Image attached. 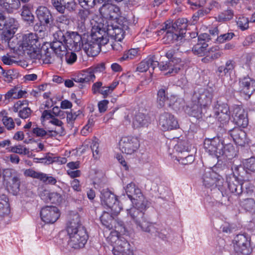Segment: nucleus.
<instances>
[{"label":"nucleus","instance_id":"1","mask_svg":"<svg viewBox=\"0 0 255 255\" xmlns=\"http://www.w3.org/2000/svg\"><path fill=\"white\" fill-rule=\"evenodd\" d=\"M125 189L133 205L130 209H127L128 214L129 215L137 228L144 232H150L152 225L147 221L144 214L148 207L147 200L141 190L133 182L128 184Z\"/></svg>","mask_w":255,"mask_h":255},{"label":"nucleus","instance_id":"2","mask_svg":"<svg viewBox=\"0 0 255 255\" xmlns=\"http://www.w3.org/2000/svg\"><path fill=\"white\" fill-rule=\"evenodd\" d=\"M212 97V93L207 89L200 88L195 90L187 105L188 113L194 117L201 118L203 110L211 105Z\"/></svg>","mask_w":255,"mask_h":255},{"label":"nucleus","instance_id":"3","mask_svg":"<svg viewBox=\"0 0 255 255\" xmlns=\"http://www.w3.org/2000/svg\"><path fill=\"white\" fill-rule=\"evenodd\" d=\"M179 61L180 60H177V62ZM157 66H159L160 71L165 72V75H174L180 70V65L177 63L175 64L173 61H169V62H162L159 64L158 61L155 60L154 56L148 57L142 61L138 64L136 69L137 71L140 72H144L151 68L153 72Z\"/></svg>","mask_w":255,"mask_h":255},{"label":"nucleus","instance_id":"4","mask_svg":"<svg viewBox=\"0 0 255 255\" xmlns=\"http://www.w3.org/2000/svg\"><path fill=\"white\" fill-rule=\"evenodd\" d=\"M68 240L63 243L61 247L64 252L71 251L72 249H79L84 247L88 236L84 227H79L76 229L67 231Z\"/></svg>","mask_w":255,"mask_h":255},{"label":"nucleus","instance_id":"5","mask_svg":"<svg viewBox=\"0 0 255 255\" xmlns=\"http://www.w3.org/2000/svg\"><path fill=\"white\" fill-rule=\"evenodd\" d=\"M40 44L37 35L34 33H29L23 36L22 40L19 44L17 49L24 55H27L31 59L33 55L38 51Z\"/></svg>","mask_w":255,"mask_h":255},{"label":"nucleus","instance_id":"6","mask_svg":"<svg viewBox=\"0 0 255 255\" xmlns=\"http://www.w3.org/2000/svg\"><path fill=\"white\" fill-rule=\"evenodd\" d=\"M107 240L113 247L114 255H133L130 244L124 238H119L117 232H111Z\"/></svg>","mask_w":255,"mask_h":255},{"label":"nucleus","instance_id":"7","mask_svg":"<svg viewBox=\"0 0 255 255\" xmlns=\"http://www.w3.org/2000/svg\"><path fill=\"white\" fill-rule=\"evenodd\" d=\"M101 201L105 208L111 210L112 214L118 215L122 209L116 196L108 189H104L101 191Z\"/></svg>","mask_w":255,"mask_h":255},{"label":"nucleus","instance_id":"8","mask_svg":"<svg viewBox=\"0 0 255 255\" xmlns=\"http://www.w3.org/2000/svg\"><path fill=\"white\" fill-rule=\"evenodd\" d=\"M250 241V238L244 234L236 235L232 241L234 251L243 255H250L252 251Z\"/></svg>","mask_w":255,"mask_h":255},{"label":"nucleus","instance_id":"9","mask_svg":"<svg viewBox=\"0 0 255 255\" xmlns=\"http://www.w3.org/2000/svg\"><path fill=\"white\" fill-rule=\"evenodd\" d=\"M3 176L7 190L16 194L19 191L20 183L18 175L12 169H6L3 171Z\"/></svg>","mask_w":255,"mask_h":255},{"label":"nucleus","instance_id":"10","mask_svg":"<svg viewBox=\"0 0 255 255\" xmlns=\"http://www.w3.org/2000/svg\"><path fill=\"white\" fill-rule=\"evenodd\" d=\"M202 180L203 184L207 188H210L211 190L217 188L218 190H221L223 179L212 169L209 168L205 171Z\"/></svg>","mask_w":255,"mask_h":255},{"label":"nucleus","instance_id":"11","mask_svg":"<svg viewBox=\"0 0 255 255\" xmlns=\"http://www.w3.org/2000/svg\"><path fill=\"white\" fill-rule=\"evenodd\" d=\"M139 145L138 138L133 136H123L119 142L120 150L127 154H132L135 152Z\"/></svg>","mask_w":255,"mask_h":255},{"label":"nucleus","instance_id":"12","mask_svg":"<svg viewBox=\"0 0 255 255\" xmlns=\"http://www.w3.org/2000/svg\"><path fill=\"white\" fill-rule=\"evenodd\" d=\"M204 146L206 151L212 156L218 158L223 154V145L218 136L211 139H205Z\"/></svg>","mask_w":255,"mask_h":255},{"label":"nucleus","instance_id":"13","mask_svg":"<svg viewBox=\"0 0 255 255\" xmlns=\"http://www.w3.org/2000/svg\"><path fill=\"white\" fill-rule=\"evenodd\" d=\"M5 30L2 32L1 38L9 47L13 48L14 45L10 44L11 38L15 33L18 27V22L13 18H9L5 20Z\"/></svg>","mask_w":255,"mask_h":255},{"label":"nucleus","instance_id":"14","mask_svg":"<svg viewBox=\"0 0 255 255\" xmlns=\"http://www.w3.org/2000/svg\"><path fill=\"white\" fill-rule=\"evenodd\" d=\"M159 126L162 130L167 131L177 129L179 125L173 115L168 113L160 115L158 121Z\"/></svg>","mask_w":255,"mask_h":255},{"label":"nucleus","instance_id":"15","mask_svg":"<svg viewBox=\"0 0 255 255\" xmlns=\"http://www.w3.org/2000/svg\"><path fill=\"white\" fill-rule=\"evenodd\" d=\"M60 216L58 209L53 206H47L42 208L40 212L41 220L46 224H53Z\"/></svg>","mask_w":255,"mask_h":255},{"label":"nucleus","instance_id":"16","mask_svg":"<svg viewBox=\"0 0 255 255\" xmlns=\"http://www.w3.org/2000/svg\"><path fill=\"white\" fill-rule=\"evenodd\" d=\"M32 59L39 60L45 64L52 63L55 60V55L53 50L47 44H44L40 49H38L36 54L33 55Z\"/></svg>","mask_w":255,"mask_h":255},{"label":"nucleus","instance_id":"17","mask_svg":"<svg viewBox=\"0 0 255 255\" xmlns=\"http://www.w3.org/2000/svg\"><path fill=\"white\" fill-rule=\"evenodd\" d=\"M161 30L166 32L163 38V42L165 43H172L175 41H181L184 37L183 32L178 33L174 30V27H171L170 23H165L164 26Z\"/></svg>","mask_w":255,"mask_h":255},{"label":"nucleus","instance_id":"18","mask_svg":"<svg viewBox=\"0 0 255 255\" xmlns=\"http://www.w3.org/2000/svg\"><path fill=\"white\" fill-rule=\"evenodd\" d=\"M232 116L236 124L239 127L246 128L249 123L247 114L242 107L235 105L233 107Z\"/></svg>","mask_w":255,"mask_h":255},{"label":"nucleus","instance_id":"19","mask_svg":"<svg viewBox=\"0 0 255 255\" xmlns=\"http://www.w3.org/2000/svg\"><path fill=\"white\" fill-rule=\"evenodd\" d=\"M215 115L221 123L224 124L228 122L230 119L229 107L227 104L217 102L215 107Z\"/></svg>","mask_w":255,"mask_h":255},{"label":"nucleus","instance_id":"20","mask_svg":"<svg viewBox=\"0 0 255 255\" xmlns=\"http://www.w3.org/2000/svg\"><path fill=\"white\" fill-rule=\"evenodd\" d=\"M229 133L235 143L239 146H245L249 142L245 131L239 128L230 130Z\"/></svg>","mask_w":255,"mask_h":255},{"label":"nucleus","instance_id":"21","mask_svg":"<svg viewBox=\"0 0 255 255\" xmlns=\"http://www.w3.org/2000/svg\"><path fill=\"white\" fill-rule=\"evenodd\" d=\"M107 30L106 31L105 28L99 27H93L92 29L91 33V41L94 42L98 43L102 45H105L108 41Z\"/></svg>","mask_w":255,"mask_h":255},{"label":"nucleus","instance_id":"22","mask_svg":"<svg viewBox=\"0 0 255 255\" xmlns=\"http://www.w3.org/2000/svg\"><path fill=\"white\" fill-rule=\"evenodd\" d=\"M36 14L42 25H47L53 22L52 15L50 10L45 6H39L36 10Z\"/></svg>","mask_w":255,"mask_h":255},{"label":"nucleus","instance_id":"23","mask_svg":"<svg viewBox=\"0 0 255 255\" xmlns=\"http://www.w3.org/2000/svg\"><path fill=\"white\" fill-rule=\"evenodd\" d=\"M241 92L249 97L255 91V80L249 77H245L240 81Z\"/></svg>","mask_w":255,"mask_h":255},{"label":"nucleus","instance_id":"24","mask_svg":"<svg viewBox=\"0 0 255 255\" xmlns=\"http://www.w3.org/2000/svg\"><path fill=\"white\" fill-rule=\"evenodd\" d=\"M68 36L66 44L69 48L73 51L80 50L82 45L81 36L76 32H71L69 33Z\"/></svg>","mask_w":255,"mask_h":255},{"label":"nucleus","instance_id":"25","mask_svg":"<svg viewBox=\"0 0 255 255\" xmlns=\"http://www.w3.org/2000/svg\"><path fill=\"white\" fill-rule=\"evenodd\" d=\"M101 13L107 19H117L120 14V11L118 6L108 4L103 6L101 9Z\"/></svg>","mask_w":255,"mask_h":255},{"label":"nucleus","instance_id":"26","mask_svg":"<svg viewBox=\"0 0 255 255\" xmlns=\"http://www.w3.org/2000/svg\"><path fill=\"white\" fill-rule=\"evenodd\" d=\"M228 188L231 193L235 195H240L242 192V184L239 182L237 176L234 174L227 177Z\"/></svg>","mask_w":255,"mask_h":255},{"label":"nucleus","instance_id":"27","mask_svg":"<svg viewBox=\"0 0 255 255\" xmlns=\"http://www.w3.org/2000/svg\"><path fill=\"white\" fill-rule=\"evenodd\" d=\"M149 122L148 117L141 113L136 114L132 120V127L134 128H139L147 127Z\"/></svg>","mask_w":255,"mask_h":255},{"label":"nucleus","instance_id":"28","mask_svg":"<svg viewBox=\"0 0 255 255\" xmlns=\"http://www.w3.org/2000/svg\"><path fill=\"white\" fill-rule=\"evenodd\" d=\"M41 198L46 202H50L53 204H60L63 198L60 194L57 192H50L47 190L44 191L41 194Z\"/></svg>","mask_w":255,"mask_h":255},{"label":"nucleus","instance_id":"29","mask_svg":"<svg viewBox=\"0 0 255 255\" xmlns=\"http://www.w3.org/2000/svg\"><path fill=\"white\" fill-rule=\"evenodd\" d=\"M79 227H83L81 224L80 215L76 212L71 211L69 215L67 230L76 229Z\"/></svg>","mask_w":255,"mask_h":255},{"label":"nucleus","instance_id":"30","mask_svg":"<svg viewBox=\"0 0 255 255\" xmlns=\"http://www.w3.org/2000/svg\"><path fill=\"white\" fill-rule=\"evenodd\" d=\"M107 210L108 211H104L100 217L102 224L109 230L112 229L114 227L117 228V227L113 225L114 218L113 216L115 215L111 214V210Z\"/></svg>","mask_w":255,"mask_h":255},{"label":"nucleus","instance_id":"31","mask_svg":"<svg viewBox=\"0 0 255 255\" xmlns=\"http://www.w3.org/2000/svg\"><path fill=\"white\" fill-rule=\"evenodd\" d=\"M32 6L30 4H24L21 9V16L22 19L28 24H33L34 16L32 13Z\"/></svg>","mask_w":255,"mask_h":255},{"label":"nucleus","instance_id":"32","mask_svg":"<svg viewBox=\"0 0 255 255\" xmlns=\"http://www.w3.org/2000/svg\"><path fill=\"white\" fill-rule=\"evenodd\" d=\"M107 33L115 40L121 41L124 37L125 32L119 26L108 25Z\"/></svg>","mask_w":255,"mask_h":255},{"label":"nucleus","instance_id":"33","mask_svg":"<svg viewBox=\"0 0 255 255\" xmlns=\"http://www.w3.org/2000/svg\"><path fill=\"white\" fill-rule=\"evenodd\" d=\"M63 42L59 41H54L47 45L52 49L53 53L57 56L61 57L66 53L67 50L66 45Z\"/></svg>","mask_w":255,"mask_h":255},{"label":"nucleus","instance_id":"34","mask_svg":"<svg viewBox=\"0 0 255 255\" xmlns=\"http://www.w3.org/2000/svg\"><path fill=\"white\" fill-rule=\"evenodd\" d=\"M101 46L102 45L91 41L85 44L84 49L88 56L94 57L99 53Z\"/></svg>","mask_w":255,"mask_h":255},{"label":"nucleus","instance_id":"35","mask_svg":"<svg viewBox=\"0 0 255 255\" xmlns=\"http://www.w3.org/2000/svg\"><path fill=\"white\" fill-rule=\"evenodd\" d=\"M235 67V62L231 60H228L225 65H222L218 67V72L220 76H225L228 74H231Z\"/></svg>","mask_w":255,"mask_h":255},{"label":"nucleus","instance_id":"36","mask_svg":"<svg viewBox=\"0 0 255 255\" xmlns=\"http://www.w3.org/2000/svg\"><path fill=\"white\" fill-rule=\"evenodd\" d=\"M171 27H174V30L178 33L183 32L185 36V31L187 27V19L186 18H179L173 24H171Z\"/></svg>","mask_w":255,"mask_h":255},{"label":"nucleus","instance_id":"37","mask_svg":"<svg viewBox=\"0 0 255 255\" xmlns=\"http://www.w3.org/2000/svg\"><path fill=\"white\" fill-rule=\"evenodd\" d=\"M167 89L165 88H161L158 90L157 92V103L160 108L163 107L165 105L166 102L167 104H168L169 98L167 97Z\"/></svg>","mask_w":255,"mask_h":255},{"label":"nucleus","instance_id":"38","mask_svg":"<svg viewBox=\"0 0 255 255\" xmlns=\"http://www.w3.org/2000/svg\"><path fill=\"white\" fill-rule=\"evenodd\" d=\"M32 133L37 137H45L46 138L50 137L52 136H55V132L50 131L49 130H45L43 128H40L39 127H36L33 128L32 129Z\"/></svg>","mask_w":255,"mask_h":255},{"label":"nucleus","instance_id":"39","mask_svg":"<svg viewBox=\"0 0 255 255\" xmlns=\"http://www.w3.org/2000/svg\"><path fill=\"white\" fill-rule=\"evenodd\" d=\"M184 104L182 98L178 97L176 95H172L169 97L168 106L173 109H179Z\"/></svg>","mask_w":255,"mask_h":255},{"label":"nucleus","instance_id":"40","mask_svg":"<svg viewBox=\"0 0 255 255\" xmlns=\"http://www.w3.org/2000/svg\"><path fill=\"white\" fill-rule=\"evenodd\" d=\"M244 168L248 172H255V157L245 159L243 161Z\"/></svg>","mask_w":255,"mask_h":255},{"label":"nucleus","instance_id":"41","mask_svg":"<svg viewBox=\"0 0 255 255\" xmlns=\"http://www.w3.org/2000/svg\"><path fill=\"white\" fill-rule=\"evenodd\" d=\"M174 150L178 152V155L182 154L183 153L185 154H187V152L189 150L188 143L185 141H180L174 146Z\"/></svg>","mask_w":255,"mask_h":255},{"label":"nucleus","instance_id":"42","mask_svg":"<svg viewBox=\"0 0 255 255\" xmlns=\"http://www.w3.org/2000/svg\"><path fill=\"white\" fill-rule=\"evenodd\" d=\"M49 123L58 127L57 129L55 128L54 130H50V131L56 132L55 136L58 134H62L64 132L63 123L61 121L54 117L53 118L49 121Z\"/></svg>","mask_w":255,"mask_h":255},{"label":"nucleus","instance_id":"43","mask_svg":"<svg viewBox=\"0 0 255 255\" xmlns=\"http://www.w3.org/2000/svg\"><path fill=\"white\" fill-rule=\"evenodd\" d=\"M9 151L14 153L26 155L29 153V150L24 145L19 144L10 147Z\"/></svg>","mask_w":255,"mask_h":255},{"label":"nucleus","instance_id":"44","mask_svg":"<svg viewBox=\"0 0 255 255\" xmlns=\"http://www.w3.org/2000/svg\"><path fill=\"white\" fill-rule=\"evenodd\" d=\"M139 55L138 49L136 48H132L125 52L121 58L122 60H128L132 59Z\"/></svg>","mask_w":255,"mask_h":255},{"label":"nucleus","instance_id":"45","mask_svg":"<svg viewBox=\"0 0 255 255\" xmlns=\"http://www.w3.org/2000/svg\"><path fill=\"white\" fill-rule=\"evenodd\" d=\"M9 213V208L7 199L6 197L0 199V216H3Z\"/></svg>","mask_w":255,"mask_h":255},{"label":"nucleus","instance_id":"46","mask_svg":"<svg viewBox=\"0 0 255 255\" xmlns=\"http://www.w3.org/2000/svg\"><path fill=\"white\" fill-rule=\"evenodd\" d=\"M83 116L82 112L79 110L77 112H67V121L69 124H73L74 121L79 117Z\"/></svg>","mask_w":255,"mask_h":255},{"label":"nucleus","instance_id":"47","mask_svg":"<svg viewBox=\"0 0 255 255\" xmlns=\"http://www.w3.org/2000/svg\"><path fill=\"white\" fill-rule=\"evenodd\" d=\"M2 73L4 77V80L8 83L10 82L17 76V73L13 70H9L6 72L2 70Z\"/></svg>","mask_w":255,"mask_h":255},{"label":"nucleus","instance_id":"48","mask_svg":"<svg viewBox=\"0 0 255 255\" xmlns=\"http://www.w3.org/2000/svg\"><path fill=\"white\" fill-rule=\"evenodd\" d=\"M180 163L183 165H187L192 163L194 160V157L192 154H188L185 157L178 155L176 158Z\"/></svg>","mask_w":255,"mask_h":255},{"label":"nucleus","instance_id":"49","mask_svg":"<svg viewBox=\"0 0 255 255\" xmlns=\"http://www.w3.org/2000/svg\"><path fill=\"white\" fill-rule=\"evenodd\" d=\"M82 77L86 79V82H88L90 81H93L96 77L92 70V68H90L86 70H83L81 73Z\"/></svg>","mask_w":255,"mask_h":255},{"label":"nucleus","instance_id":"50","mask_svg":"<svg viewBox=\"0 0 255 255\" xmlns=\"http://www.w3.org/2000/svg\"><path fill=\"white\" fill-rule=\"evenodd\" d=\"M62 7L65 9H67L70 11H73L76 8V2L74 0H62Z\"/></svg>","mask_w":255,"mask_h":255},{"label":"nucleus","instance_id":"51","mask_svg":"<svg viewBox=\"0 0 255 255\" xmlns=\"http://www.w3.org/2000/svg\"><path fill=\"white\" fill-rule=\"evenodd\" d=\"M42 172H37L32 169H26L24 171V175L26 176L30 177L33 178H36L39 179L40 180L41 178L42 177Z\"/></svg>","mask_w":255,"mask_h":255},{"label":"nucleus","instance_id":"52","mask_svg":"<svg viewBox=\"0 0 255 255\" xmlns=\"http://www.w3.org/2000/svg\"><path fill=\"white\" fill-rule=\"evenodd\" d=\"M2 122L8 130H11L14 128L15 127L13 120L10 117L4 116L2 119Z\"/></svg>","mask_w":255,"mask_h":255},{"label":"nucleus","instance_id":"53","mask_svg":"<svg viewBox=\"0 0 255 255\" xmlns=\"http://www.w3.org/2000/svg\"><path fill=\"white\" fill-rule=\"evenodd\" d=\"M178 50V48L175 49V48H172L170 50H168L167 52L166 53V56L169 59H171L173 58V59L169 60L168 62L169 61H173L174 62V64H176L177 63V60L179 59L180 60L179 62H178L177 63L180 65V68L182 67V64L181 63V59L179 58H173V56L174 54H175L176 52Z\"/></svg>","mask_w":255,"mask_h":255},{"label":"nucleus","instance_id":"54","mask_svg":"<svg viewBox=\"0 0 255 255\" xmlns=\"http://www.w3.org/2000/svg\"><path fill=\"white\" fill-rule=\"evenodd\" d=\"M237 22L238 26L242 30H245L249 28V20L245 17H239Z\"/></svg>","mask_w":255,"mask_h":255},{"label":"nucleus","instance_id":"55","mask_svg":"<svg viewBox=\"0 0 255 255\" xmlns=\"http://www.w3.org/2000/svg\"><path fill=\"white\" fill-rule=\"evenodd\" d=\"M18 116L23 119L28 118L31 115L32 111L28 107H24L21 110L18 111Z\"/></svg>","mask_w":255,"mask_h":255},{"label":"nucleus","instance_id":"56","mask_svg":"<svg viewBox=\"0 0 255 255\" xmlns=\"http://www.w3.org/2000/svg\"><path fill=\"white\" fill-rule=\"evenodd\" d=\"M235 35L233 32H228L225 34H221L218 36L217 40L220 43H223L226 41H228L232 39Z\"/></svg>","mask_w":255,"mask_h":255},{"label":"nucleus","instance_id":"57","mask_svg":"<svg viewBox=\"0 0 255 255\" xmlns=\"http://www.w3.org/2000/svg\"><path fill=\"white\" fill-rule=\"evenodd\" d=\"M65 54L66 61L68 64L71 65L76 61L77 57L75 53L73 52H66Z\"/></svg>","mask_w":255,"mask_h":255},{"label":"nucleus","instance_id":"58","mask_svg":"<svg viewBox=\"0 0 255 255\" xmlns=\"http://www.w3.org/2000/svg\"><path fill=\"white\" fill-rule=\"evenodd\" d=\"M42 175L43 176H42V177L40 179L42 182L51 185H55L56 183L57 180L53 177L49 176L46 174L43 173Z\"/></svg>","mask_w":255,"mask_h":255},{"label":"nucleus","instance_id":"59","mask_svg":"<svg viewBox=\"0 0 255 255\" xmlns=\"http://www.w3.org/2000/svg\"><path fill=\"white\" fill-rule=\"evenodd\" d=\"M80 5L84 8L92 7L95 5V0H78Z\"/></svg>","mask_w":255,"mask_h":255},{"label":"nucleus","instance_id":"60","mask_svg":"<svg viewBox=\"0 0 255 255\" xmlns=\"http://www.w3.org/2000/svg\"><path fill=\"white\" fill-rule=\"evenodd\" d=\"M17 88L14 87L9 90L5 95V99H17Z\"/></svg>","mask_w":255,"mask_h":255},{"label":"nucleus","instance_id":"61","mask_svg":"<svg viewBox=\"0 0 255 255\" xmlns=\"http://www.w3.org/2000/svg\"><path fill=\"white\" fill-rule=\"evenodd\" d=\"M51 3L55 9L60 13H64V8L62 7V0H51Z\"/></svg>","mask_w":255,"mask_h":255},{"label":"nucleus","instance_id":"62","mask_svg":"<svg viewBox=\"0 0 255 255\" xmlns=\"http://www.w3.org/2000/svg\"><path fill=\"white\" fill-rule=\"evenodd\" d=\"M234 12L231 9H227L224 13L220 15L219 17L220 19L223 20H230L233 17Z\"/></svg>","mask_w":255,"mask_h":255},{"label":"nucleus","instance_id":"63","mask_svg":"<svg viewBox=\"0 0 255 255\" xmlns=\"http://www.w3.org/2000/svg\"><path fill=\"white\" fill-rule=\"evenodd\" d=\"M108 104L109 101L107 100H104L100 101L98 104L99 112L100 113L105 112L108 108Z\"/></svg>","mask_w":255,"mask_h":255},{"label":"nucleus","instance_id":"64","mask_svg":"<svg viewBox=\"0 0 255 255\" xmlns=\"http://www.w3.org/2000/svg\"><path fill=\"white\" fill-rule=\"evenodd\" d=\"M54 38L56 39V41H59L65 42L67 41L63 31L61 30H58L54 34Z\"/></svg>","mask_w":255,"mask_h":255}]
</instances>
